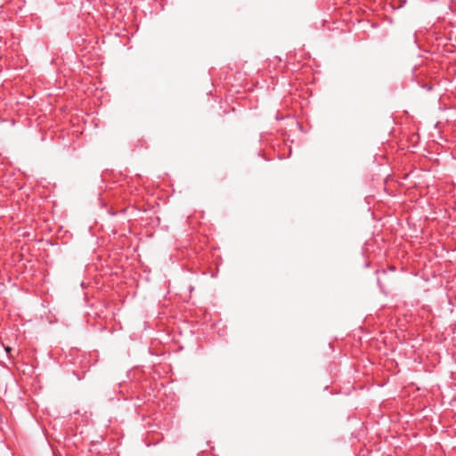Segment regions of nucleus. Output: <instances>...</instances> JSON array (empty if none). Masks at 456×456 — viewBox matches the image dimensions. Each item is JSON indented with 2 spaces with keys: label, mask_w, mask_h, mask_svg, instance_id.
Instances as JSON below:
<instances>
[{
  "label": "nucleus",
  "mask_w": 456,
  "mask_h": 456,
  "mask_svg": "<svg viewBox=\"0 0 456 456\" xmlns=\"http://www.w3.org/2000/svg\"><path fill=\"white\" fill-rule=\"evenodd\" d=\"M4 350L7 353V354L9 355L10 358L13 357V355L11 354L12 349L10 346H4Z\"/></svg>",
  "instance_id": "f257e3e1"
}]
</instances>
